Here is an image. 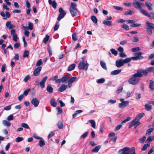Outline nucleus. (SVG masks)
<instances>
[{
	"instance_id": "obj_40",
	"label": "nucleus",
	"mask_w": 154,
	"mask_h": 154,
	"mask_svg": "<svg viewBox=\"0 0 154 154\" xmlns=\"http://www.w3.org/2000/svg\"><path fill=\"white\" fill-rule=\"evenodd\" d=\"M77 77L76 76L73 77H72L71 78H70L69 77V82H71L72 83L75 81Z\"/></svg>"
},
{
	"instance_id": "obj_26",
	"label": "nucleus",
	"mask_w": 154,
	"mask_h": 154,
	"mask_svg": "<svg viewBox=\"0 0 154 154\" xmlns=\"http://www.w3.org/2000/svg\"><path fill=\"white\" fill-rule=\"evenodd\" d=\"M146 24L149 28L154 29V24L151 23H149L147 21L146 23Z\"/></svg>"
},
{
	"instance_id": "obj_4",
	"label": "nucleus",
	"mask_w": 154,
	"mask_h": 154,
	"mask_svg": "<svg viewBox=\"0 0 154 154\" xmlns=\"http://www.w3.org/2000/svg\"><path fill=\"white\" fill-rule=\"evenodd\" d=\"M88 66L89 64L86 61L83 60L82 62L79 63L78 67L79 69H85L86 70L88 68Z\"/></svg>"
},
{
	"instance_id": "obj_62",
	"label": "nucleus",
	"mask_w": 154,
	"mask_h": 154,
	"mask_svg": "<svg viewBox=\"0 0 154 154\" xmlns=\"http://www.w3.org/2000/svg\"><path fill=\"white\" fill-rule=\"evenodd\" d=\"M30 76L29 75H26L23 81L25 82H28V80L30 79Z\"/></svg>"
},
{
	"instance_id": "obj_38",
	"label": "nucleus",
	"mask_w": 154,
	"mask_h": 154,
	"mask_svg": "<svg viewBox=\"0 0 154 154\" xmlns=\"http://www.w3.org/2000/svg\"><path fill=\"white\" fill-rule=\"evenodd\" d=\"M122 27L126 30H128L129 29V26L125 23L122 26Z\"/></svg>"
},
{
	"instance_id": "obj_14",
	"label": "nucleus",
	"mask_w": 154,
	"mask_h": 154,
	"mask_svg": "<svg viewBox=\"0 0 154 154\" xmlns=\"http://www.w3.org/2000/svg\"><path fill=\"white\" fill-rule=\"evenodd\" d=\"M48 79V77L45 76L44 77L41 81L39 82V85L42 88H43L45 87V83Z\"/></svg>"
},
{
	"instance_id": "obj_28",
	"label": "nucleus",
	"mask_w": 154,
	"mask_h": 154,
	"mask_svg": "<svg viewBox=\"0 0 154 154\" xmlns=\"http://www.w3.org/2000/svg\"><path fill=\"white\" fill-rule=\"evenodd\" d=\"M88 122L91 123L92 127L94 128H95L96 124L95 121L94 120H90Z\"/></svg>"
},
{
	"instance_id": "obj_10",
	"label": "nucleus",
	"mask_w": 154,
	"mask_h": 154,
	"mask_svg": "<svg viewBox=\"0 0 154 154\" xmlns=\"http://www.w3.org/2000/svg\"><path fill=\"white\" fill-rule=\"evenodd\" d=\"M139 120L135 118L130 123L129 125V128H130L133 126H139L140 124V122L139 121Z\"/></svg>"
},
{
	"instance_id": "obj_41",
	"label": "nucleus",
	"mask_w": 154,
	"mask_h": 154,
	"mask_svg": "<svg viewBox=\"0 0 154 154\" xmlns=\"http://www.w3.org/2000/svg\"><path fill=\"white\" fill-rule=\"evenodd\" d=\"M105 79L103 78H102L98 79L97 81V82L98 84L102 83L105 82Z\"/></svg>"
},
{
	"instance_id": "obj_11",
	"label": "nucleus",
	"mask_w": 154,
	"mask_h": 154,
	"mask_svg": "<svg viewBox=\"0 0 154 154\" xmlns=\"http://www.w3.org/2000/svg\"><path fill=\"white\" fill-rule=\"evenodd\" d=\"M133 1L134 2L132 3V4L135 8L139 9L140 12L141 10H144L142 9V7L140 6V2L137 0H133Z\"/></svg>"
},
{
	"instance_id": "obj_1",
	"label": "nucleus",
	"mask_w": 154,
	"mask_h": 154,
	"mask_svg": "<svg viewBox=\"0 0 154 154\" xmlns=\"http://www.w3.org/2000/svg\"><path fill=\"white\" fill-rule=\"evenodd\" d=\"M140 78V75L137 72L134 74L128 79V82L129 83L132 85H136L139 82Z\"/></svg>"
},
{
	"instance_id": "obj_59",
	"label": "nucleus",
	"mask_w": 154,
	"mask_h": 154,
	"mask_svg": "<svg viewBox=\"0 0 154 154\" xmlns=\"http://www.w3.org/2000/svg\"><path fill=\"white\" fill-rule=\"evenodd\" d=\"M147 33L149 35H151L152 33V29L149 27H147Z\"/></svg>"
},
{
	"instance_id": "obj_34",
	"label": "nucleus",
	"mask_w": 154,
	"mask_h": 154,
	"mask_svg": "<svg viewBox=\"0 0 154 154\" xmlns=\"http://www.w3.org/2000/svg\"><path fill=\"white\" fill-rule=\"evenodd\" d=\"M57 126L60 129L63 128V123L61 121H59L57 123Z\"/></svg>"
},
{
	"instance_id": "obj_21",
	"label": "nucleus",
	"mask_w": 154,
	"mask_h": 154,
	"mask_svg": "<svg viewBox=\"0 0 154 154\" xmlns=\"http://www.w3.org/2000/svg\"><path fill=\"white\" fill-rule=\"evenodd\" d=\"M122 71V69H117L113 70L111 72L112 75H115L120 73Z\"/></svg>"
},
{
	"instance_id": "obj_18",
	"label": "nucleus",
	"mask_w": 154,
	"mask_h": 154,
	"mask_svg": "<svg viewBox=\"0 0 154 154\" xmlns=\"http://www.w3.org/2000/svg\"><path fill=\"white\" fill-rule=\"evenodd\" d=\"M6 27L9 29H11L15 27V26L11 23L10 21H8L6 23Z\"/></svg>"
},
{
	"instance_id": "obj_63",
	"label": "nucleus",
	"mask_w": 154,
	"mask_h": 154,
	"mask_svg": "<svg viewBox=\"0 0 154 154\" xmlns=\"http://www.w3.org/2000/svg\"><path fill=\"white\" fill-rule=\"evenodd\" d=\"M59 24L58 22H57L56 23V24L55 25L54 27V30L56 31L59 28Z\"/></svg>"
},
{
	"instance_id": "obj_24",
	"label": "nucleus",
	"mask_w": 154,
	"mask_h": 154,
	"mask_svg": "<svg viewBox=\"0 0 154 154\" xmlns=\"http://www.w3.org/2000/svg\"><path fill=\"white\" fill-rule=\"evenodd\" d=\"M50 103L51 106L55 107L57 106V103L54 98H52L50 101Z\"/></svg>"
},
{
	"instance_id": "obj_6",
	"label": "nucleus",
	"mask_w": 154,
	"mask_h": 154,
	"mask_svg": "<svg viewBox=\"0 0 154 154\" xmlns=\"http://www.w3.org/2000/svg\"><path fill=\"white\" fill-rule=\"evenodd\" d=\"M140 13L147 16L151 19H154V13L153 12H151L150 14H149L145 10H141Z\"/></svg>"
},
{
	"instance_id": "obj_46",
	"label": "nucleus",
	"mask_w": 154,
	"mask_h": 154,
	"mask_svg": "<svg viewBox=\"0 0 154 154\" xmlns=\"http://www.w3.org/2000/svg\"><path fill=\"white\" fill-rule=\"evenodd\" d=\"M110 51L112 53L114 54L115 56H116L118 54V52L116 50L114 49H111Z\"/></svg>"
},
{
	"instance_id": "obj_30",
	"label": "nucleus",
	"mask_w": 154,
	"mask_h": 154,
	"mask_svg": "<svg viewBox=\"0 0 154 154\" xmlns=\"http://www.w3.org/2000/svg\"><path fill=\"white\" fill-rule=\"evenodd\" d=\"M101 147L100 146H97L92 150V152H97L99 149H100Z\"/></svg>"
},
{
	"instance_id": "obj_57",
	"label": "nucleus",
	"mask_w": 154,
	"mask_h": 154,
	"mask_svg": "<svg viewBox=\"0 0 154 154\" xmlns=\"http://www.w3.org/2000/svg\"><path fill=\"white\" fill-rule=\"evenodd\" d=\"M72 40L74 41H75L77 40V38L75 33H74L72 34Z\"/></svg>"
},
{
	"instance_id": "obj_36",
	"label": "nucleus",
	"mask_w": 154,
	"mask_h": 154,
	"mask_svg": "<svg viewBox=\"0 0 154 154\" xmlns=\"http://www.w3.org/2000/svg\"><path fill=\"white\" fill-rule=\"evenodd\" d=\"M29 55V51H25L23 53V58L27 57H28Z\"/></svg>"
},
{
	"instance_id": "obj_17",
	"label": "nucleus",
	"mask_w": 154,
	"mask_h": 154,
	"mask_svg": "<svg viewBox=\"0 0 154 154\" xmlns=\"http://www.w3.org/2000/svg\"><path fill=\"white\" fill-rule=\"evenodd\" d=\"M69 77L66 75H65L62 78V82L66 83L69 82Z\"/></svg>"
},
{
	"instance_id": "obj_2",
	"label": "nucleus",
	"mask_w": 154,
	"mask_h": 154,
	"mask_svg": "<svg viewBox=\"0 0 154 154\" xmlns=\"http://www.w3.org/2000/svg\"><path fill=\"white\" fill-rule=\"evenodd\" d=\"M119 154H136L134 147L130 149L128 147H125L120 149L118 151Z\"/></svg>"
},
{
	"instance_id": "obj_3",
	"label": "nucleus",
	"mask_w": 154,
	"mask_h": 154,
	"mask_svg": "<svg viewBox=\"0 0 154 154\" xmlns=\"http://www.w3.org/2000/svg\"><path fill=\"white\" fill-rule=\"evenodd\" d=\"M131 61L130 58H127L123 60L122 59H118L116 61V65L118 68L123 66L125 63H127Z\"/></svg>"
},
{
	"instance_id": "obj_54",
	"label": "nucleus",
	"mask_w": 154,
	"mask_h": 154,
	"mask_svg": "<svg viewBox=\"0 0 154 154\" xmlns=\"http://www.w3.org/2000/svg\"><path fill=\"white\" fill-rule=\"evenodd\" d=\"M133 13V12L131 10H130L128 11H125L124 14L125 15H131Z\"/></svg>"
},
{
	"instance_id": "obj_56",
	"label": "nucleus",
	"mask_w": 154,
	"mask_h": 154,
	"mask_svg": "<svg viewBox=\"0 0 154 154\" xmlns=\"http://www.w3.org/2000/svg\"><path fill=\"white\" fill-rule=\"evenodd\" d=\"M146 138V137L145 136H143L140 139L139 142L141 143H143L145 140Z\"/></svg>"
},
{
	"instance_id": "obj_45",
	"label": "nucleus",
	"mask_w": 154,
	"mask_h": 154,
	"mask_svg": "<svg viewBox=\"0 0 154 154\" xmlns=\"http://www.w3.org/2000/svg\"><path fill=\"white\" fill-rule=\"evenodd\" d=\"M140 47H137L132 48V49L131 51L133 52H134L136 51H140Z\"/></svg>"
},
{
	"instance_id": "obj_42",
	"label": "nucleus",
	"mask_w": 154,
	"mask_h": 154,
	"mask_svg": "<svg viewBox=\"0 0 154 154\" xmlns=\"http://www.w3.org/2000/svg\"><path fill=\"white\" fill-rule=\"evenodd\" d=\"M154 139V136H150L147 138L146 140V141L147 142H149Z\"/></svg>"
},
{
	"instance_id": "obj_8",
	"label": "nucleus",
	"mask_w": 154,
	"mask_h": 154,
	"mask_svg": "<svg viewBox=\"0 0 154 154\" xmlns=\"http://www.w3.org/2000/svg\"><path fill=\"white\" fill-rule=\"evenodd\" d=\"M59 11L60 13L58 18L57 20L59 21L65 16L66 13L65 12L63 8H59Z\"/></svg>"
},
{
	"instance_id": "obj_25",
	"label": "nucleus",
	"mask_w": 154,
	"mask_h": 154,
	"mask_svg": "<svg viewBox=\"0 0 154 154\" xmlns=\"http://www.w3.org/2000/svg\"><path fill=\"white\" fill-rule=\"evenodd\" d=\"M149 82V88L151 90H153L154 89V82L152 80H150Z\"/></svg>"
},
{
	"instance_id": "obj_37",
	"label": "nucleus",
	"mask_w": 154,
	"mask_h": 154,
	"mask_svg": "<svg viewBox=\"0 0 154 154\" xmlns=\"http://www.w3.org/2000/svg\"><path fill=\"white\" fill-rule=\"evenodd\" d=\"M91 19L94 23H97V19L95 16H92L91 17Z\"/></svg>"
},
{
	"instance_id": "obj_20",
	"label": "nucleus",
	"mask_w": 154,
	"mask_h": 154,
	"mask_svg": "<svg viewBox=\"0 0 154 154\" xmlns=\"http://www.w3.org/2000/svg\"><path fill=\"white\" fill-rule=\"evenodd\" d=\"M48 2L50 5H52V7L54 9L57 8V4L55 1L52 2L51 0H48Z\"/></svg>"
},
{
	"instance_id": "obj_19",
	"label": "nucleus",
	"mask_w": 154,
	"mask_h": 154,
	"mask_svg": "<svg viewBox=\"0 0 154 154\" xmlns=\"http://www.w3.org/2000/svg\"><path fill=\"white\" fill-rule=\"evenodd\" d=\"M145 5L147 7L148 9L150 11L153 10L152 8L151 7L152 6V3L149 1H146L145 2Z\"/></svg>"
},
{
	"instance_id": "obj_32",
	"label": "nucleus",
	"mask_w": 154,
	"mask_h": 154,
	"mask_svg": "<svg viewBox=\"0 0 154 154\" xmlns=\"http://www.w3.org/2000/svg\"><path fill=\"white\" fill-rule=\"evenodd\" d=\"M144 113H139L137 116L136 117V119H137L138 120H140L142 118L144 115Z\"/></svg>"
},
{
	"instance_id": "obj_55",
	"label": "nucleus",
	"mask_w": 154,
	"mask_h": 154,
	"mask_svg": "<svg viewBox=\"0 0 154 154\" xmlns=\"http://www.w3.org/2000/svg\"><path fill=\"white\" fill-rule=\"evenodd\" d=\"M77 5L75 2H72L71 3V6L69 8H76Z\"/></svg>"
},
{
	"instance_id": "obj_9",
	"label": "nucleus",
	"mask_w": 154,
	"mask_h": 154,
	"mask_svg": "<svg viewBox=\"0 0 154 154\" xmlns=\"http://www.w3.org/2000/svg\"><path fill=\"white\" fill-rule=\"evenodd\" d=\"M137 72L140 75V77H141L143 76V74L145 76H146L148 74V72L146 70V68L144 70L142 69H138Z\"/></svg>"
},
{
	"instance_id": "obj_48",
	"label": "nucleus",
	"mask_w": 154,
	"mask_h": 154,
	"mask_svg": "<svg viewBox=\"0 0 154 154\" xmlns=\"http://www.w3.org/2000/svg\"><path fill=\"white\" fill-rule=\"evenodd\" d=\"M14 119V117L13 115L11 114L7 118V119L8 121H10L13 120Z\"/></svg>"
},
{
	"instance_id": "obj_12",
	"label": "nucleus",
	"mask_w": 154,
	"mask_h": 154,
	"mask_svg": "<svg viewBox=\"0 0 154 154\" xmlns=\"http://www.w3.org/2000/svg\"><path fill=\"white\" fill-rule=\"evenodd\" d=\"M42 67L39 66L35 68L33 72V75L35 76H37L40 73V72L42 70Z\"/></svg>"
},
{
	"instance_id": "obj_39",
	"label": "nucleus",
	"mask_w": 154,
	"mask_h": 154,
	"mask_svg": "<svg viewBox=\"0 0 154 154\" xmlns=\"http://www.w3.org/2000/svg\"><path fill=\"white\" fill-rule=\"evenodd\" d=\"M42 63H43L42 62V60L41 59H40L37 61L36 64V65L37 66L39 67V66L42 65Z\"/></svg>"
},
{
	"instance_id": "obj_64",
	"label": "nucleus",
	"mask_w": 154,
	"mask_h": 154,
	"mask_svg": "<svg viewBox=\"0 0 154 154\" xmlns=\"http://www.w3.org/2000/svg\"><path fill=\"white\" fill-rule=\"evenodd\" d=\"M154 151V146L152 147L148 151L147 154H151Z\"/></svg>"
},
{
	"instance_id": "obj_27",
	"label": "nucleus",
	"mask_w": 154,
	"mask_h": 154,
	"mask_svg": "<svg viewBox=\"0 0 154 154\" xmlns=\"http://www.w3.org/2000/svg\"><path fill=\"white\" fill-rule=\"evenodd\" d=\"M145 107L146 110L147 111H149L152 109L151 105H149L148 103L145 105Z\"/></svg>"
},
{
	"instance_id": "obj_33",
	"label": "nucleus",
	"mask_w": 154,
	"mask_h": 154,
	"mask_svg": "<svg viewBox=\"0 0 154 154\" xmlns=\"http://www.w3.org/2000/svg\"><path fill=\"white\" fill-rule=\"evenodd\" d=\"M150 145V143H147L144 144L143 146V147L141 149L142 150V151L145 150L147 148L149 147Z\"/></svg>"
},
{
	"instance_id": "obj_47",
	"label": "nucleus",
	"mask_w": 154,
	"mask_h": 154,
	"mask_svg": "<svg viewBox=\"0 0 154 154\" xmlns=\"http://www.w3.org/2000/svg\"><path fill=\"white\" fill-rule=\"evenodd\" d=\"M45 143L44 140H41L39 141L38 145L40 146V147H42L45 145Z\"/></svg>"
},
{
	"instance_id": "obj_35",
	"label": "nucleus",
	"mask_w": 154,
	"mask_h": 154,
	"mask_svg": "<svg viewBox=\"0 0 154 154\" xmlns=\"http://www.w3.org/2000/svg\"><path fill=\"white\" fill-rule=\"evenodd\" d=\"M3 124L5 126L9 127L10 126L11 123L8 122L6 120H3Z\"/></svg>"
},
{
	"instance_id": "obj_43",
	"label": "nucleus",
	"mask_w": 154,
	"mask_h": 154,
	"mask_svg": "<svg viewBox=\"0 0 154 154\" xmlns=\"http://www.w3.org/2000/svg\"><path fill=\"white\" fill-rule=\"evenodd\" d=\"M123 90V87L122 86H120L118 88L116 91V93L117 94H119L120 92H121Z\"/></svg>"
},
{
	"instance_id": "obj_49",
	"label": "nucleus",
	"mask_w": 154,
	"mask_h": 154,
	"mask_svg": "<svg viewBox=\"0 0 154 154\" xmlns=\"http://www.w3.org/2000/svg\"><path fill=\"white\" fill-rule=\"evenodd\" d=\"M49 38V36L48 35H46L45 37L44 38L43 41L46 44L48 41Z\"/></svg>"
},
{
	"instance_id": "obj_44",
	"label": "nucleus",
	"mask_w": 154,
	"mask_h": 154,
	"mask_svg": "<svg viewBox=\"0 0 154 154\" xmlns=\"http://www.w3.org/2000/svg\"><path fill=\"white\" fill-rule=\"evenodd\" d=\"M56 109L58 112L57 115H59L61 114L62 112V109L59 106L57 107Z\"/></svg>"
},
{
	"instance_id": "obj_31",
	"label": "nucleus",
	"mask_w": 154,
	"mask_h": 154,
	"mask_svg": "<svg viewBox=\"0 0 154 154\" xmlns=\"http://www.w3.org/2000/svg\"><path fill=\"white\" fill-rule=\"evenodd\" d=\"M100 65L102 67L105 69H107V68L106 66V63L103 61H101L100 62Z\"/></svg>"
},
{
	"instance_id": "obj_60",
	"label": "nucleus",
	"mask_w": 154,
	"mask_h": 154,
	"mask_svg": "<svg viewBox=\"0 0 154 154\" xmlns=\"http://www.w3.org/2000/svg\"><path fill=\"white\" fill-rule=\"evenodd\" d=\"M21 126L22 127L26 129H28L29 128V127L28 125L27 124L25 123H22L21 125Z\"/></svg>"
},
{
	"instance_id": "obj_16",
	"label": "nucleus",
	"mask_w": 154,
	"mask_h": 154,
	"mask_svg": "<svg viewBox=\"0 0 154 154\" xmlns=\"http://www.w3.org/2000/svg\"><path fill=\"white\" fill-rule=\"evenodd\" d=\"M68 85H62L58 89V91L60 92L64 91L67 88Z\"/></svg>"
},
{
	"instance_id": "obj_61",
	"label": "nucleus",
	"mask_w": 154,
	"mask_h": 154,
	"mask_svg": "<svg viewBox=\"0 0 154 154\" xmlns=\"http://www.w3.org/2000/svg\"><path fill=\"white\" fill-rule=\"evenodd\" d=\"M88 133V131H87V132H85L83 135H81V138L82 139H84L87 136Z\"/></svg>"
},
{
	"instance_id": "obj_15",
	"label": "nucleus",
	"mask_w": 154,
	"mask_h": 154,
	"mask_svg": "<svg viewBox=\"0 0 154 154\" xmlns=\"http://www.w3.org/2000/svg\"><path fill=\"white\" fill-rule=\"evenodd\" d=\"M31 103L35 107H37L39 104V101L37 98L35 97L32 98Z\"/></svg>"
},
{
	"instance_id": "obj_7",
	"label": "nucleus",
	"mask_w": 154,
	"mask_h": 154,
	"mask_svg": "<svg viewBox=\"0 0 154 154\" xmlns=\"http://www.w3.org/2000/svg\"><path fill=\"white\" fill-rule=\"evenodd\" d=\"M120 100L121 102L119 104V106L120 108H125L129 104V101H124L123 98H121Z\"/></svg>"
},
{
	"instance_id": "obj_58",
	"label": "nucleus",
	"mask_w": 154,
	"mask_h": 154,
	"mask_svg": "<svg viewBox=\"0 0 154 154\" xmlns=\"http://www.w3.org/2000/svg\"><path fill=\"white\" fill-rule=\"evenodd\" d=\"M141 25L139 23H134L133 24L131 25L130 26L132 27H136L140 26Z\"/></svg>"
},
{
	"instance_id": "obj_53",
	"label": "nucleus",
	"mask_w": 154,
	"mask_h": 154,
	"mask_svg": "<svg viewBox=\"0 0 154 154\" xmlns=\"http://www.w3.org/2000/svg\"><path fill=\"white\" fill-rule=\"evenodd\" d=\"M131 119V117H128L126 119H125L123 121L121 122V124H123L127 122L130 121Z\"/></svg>"
},
{
	"instance_id": "obj_52",
	"label": "nucleus",
	"mask_w": 154,
	"mask_h": 154,
	"mask_svg": "<svg viewBox=\"0 0 154 154\" xmlns=\"http://www.w3.org/2000/svg\"><path fill=\"white\" fill-rule=\"evenodd\" d=\"M23 139V137H18L17 138L15 139V141L17 142H19L22 141Z\"/></svg>"
},
{
	"instance_id": "obj_13",
	"label": "nucleus",
	"mask_w": 154,
	"mask_h": 154,
	"mask_svg": "<svg viewBox=\"0 0 154 154\" xmlns=\"http://www.w3.org/2000/svg\"><path fill=\"white\" fill-rule=\"evenodd\" d=\"M77 8H69V11L72 17L77 15Z\"/></svg>"
},
{
	"instance_id": "obj_29",
	"label": "nucleus",
	"mask_w": 154,
	"mask_h": 154,
	"mask_svg": "<svg viewBox=\"0 0 154 154\" xmlns=\"http://www.w3.org/2000/svg\"><path fill=\"white\" fill-rule=\"evenodd\" d=\"M75 64H73L70 65L68 68V71H70L73 70L75 68Z\"/></svg>"
},
{
	"instance_id": "obj_22",
	"label": "nucleus",
	"mask_w": 154,
	"mask_h": 154,
	"mask_svg": "<svg viewBox=\"0 0 154 154\" xmlns=\"http://www.w3.org/2000/svg\"><path fill=\"white\" fill-rule=\"evenodd\" d=\"M103 24L108 26H112V23L111 21H108L107 20H104L103 21Z\"/></svg>"
},
{
	"instance_id": "obj_50",
	"label": "nucleus",
	"mask_w": 154,
	"mask_h": 154,
	"mask_svg": "<svg viewBox=\"0 0 154 154\" xmlns=\"http://www.w3.org/2000/svg\"><path fill=\"white\" fill-rule=\"evenodd\" d=\"M154 130L153 128H151L147 130L146 131V134H150V133L153 131Z\"/></svg>"
},
{
	"instance_id": "obj_51",
	"label": "nucleus",
	"mask_w": 154,
	"mask_h": 154,
	"mask_svg": "<svg viewBox=\"0 0 154 154\" xmlns=\"http://www.w3.org/2000/svg\"><path fill=\"white\" fill-rule=\"evenodd\" d=\"M146 70L148 72H152L154 71V67H151L146 68Z\"/></svg>"
},
{
	"instance_id": "obj_5",
	"label": "nucleus",
	"mask_w": 154,
	"mask_h": 154,
	"mask_svg": "<svg viewBox=\"0 0 154 154\" xmlns=\"http://www.w3.org/2000/svg\"><path fill=\"white\" fill-rule=\"evenodd\" d=\"M142 54V52H138L135 53L134 54V55L135 56L133 57L130 58L131 60H138L142 59H143V57L141 55Z\"/></svg>"
},
{
	"instance_id": "obj_23",
	"label": "nucleus",
	"mask_w": 154,
	"mask_h": 154,
	"mask_svg": "<svg viewBox=\"0 0 154 154\" xmlns=\"http://www.w3.org/2000/svg\"><path fill=\"white\" fill-rule=\"evenodd\" d=\"M47 90L49 93H51L53 92V88L50 84H49L47 86Z\"/></svg>"
}]
</instances>
